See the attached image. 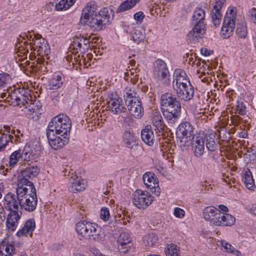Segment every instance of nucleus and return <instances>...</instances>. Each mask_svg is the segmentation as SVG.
<instances>
[{
    "label": "nucleus",
    "mask_w": 256,
    "mask_h": 256,
    "mask_svg": "<svg viewBox=\"0 0 256 256\" xmlns=\"http://www.w3.org/2000/svg\"><path fill=\"white\" fill-rule=\"evenodd\" d=\"M16 195L8 192L4 196V199L8 209L14 208L18 211L20 209L32 212L36 207L38 198L36 190L32 188H16Z\"/></svg>",
    "instance_id": "1"
},
{
    "label": "nucleus",
    "mask_w": 256,
    "mask_h": 256,
    "mask_svg": "<svg viewBox=\"0 0 256 256\" xmlns=\"http://www.w3.org/2000/svg\"><path fill=\"white\" fill-rule=\"evenodd\" d=\"M161 110L165 119L172 124L180 116L181 104L172 93L166 92L160 96Z\"/></svg>",
    "instance_id": "2"
},
{
    "label": "nucleus",
    "mask_w": 256,
    "mask_h": 256,
    "mask_svg": "<svg viewBox=\"0 0 256 256\" xmlns=\"http://www.w3.org/2000/svg\"><path fill=\"white\" fill-rule=\"evenodd\" d=\"M77 232L86 239L94 241L104 240L105 234L104 230L96 224L86 220H80L76 226Z\"/></svg>",
    "instance_id": "3"
},
{
    "label": "nucleus",
    "mask_w": 256,
    "mask_h": 256,
    "mask_svg": "<svg viewBox=\"0 0 256 256\" xmlns=\"http://www.w3.org/2000/svg\"><path fill=\"white\" fill-rule=\"evenodd\" d=\"M72 126L70 118L63 114L54 117L49 122L46 132L60 136H68Z\"/></svg>",
    "instance_id": "4"
},
{
    "label": "nucleus",
    "mask_w": 256,
    "mask_h": 256,
    "mask_svg": "<svg viewBox=\"0 0 256 256\" xmlns=\"http://www.w3.org/2000/svg\"><path fill=\"white\" fill-rule=\"evenodd\" d=\"M124 100L130 114L136 118L143 115L144 108L138 94L132 89L125 90Z\"/></svg>",
    "instance_id": "5"
},
{
    "label": "nucleus",
    "mask_w": 256,
    "mask_h": 256,
    "mask_svg": "<svg viewBox=\"0 0 256 256\" xmlns=\"http://www.w3.org/2000/svg\"><path fill=\"white\" fill-rule=\"evenodd\" d=\"M30 34L22 33L20 36L24 40L26 37V39L30 42V44L32 48L34 45L36 46L38 54L41 56L48 55L50 52V49L47 41L39 33H34L33 35L29 34Z\"/></svg>",
    "instance_id": "6"
},
{
    "label": "nucleus",
    "mask_w": 256,
    "mask_h": 256,
    "mask_svg": "<svg viewBox=\"0 0 256 256\" xmlns=\"http://www.w3.org/2000/svg\"><path fill=\"white\" fill-rule=\"evenodd\" d=\"M110 16L109 8H104L84 24L89 26L92 30H104L106 28V25L110 22Z\"/></svg>",
    "instance_id": "7"
},
{
    "label": "nucleus",
    "mask_w": 256,
    "mask_h": 256,
    "mask_svg": "<svg viewBox=\"0 0 256 256\" xmlns=\"http://www.w3.org/2000/svg\"><path fill=\"white\" fill-rule=\"evenodd\" d=\"M153 73L158 81L168 86L170 84V74L166 63L161 59L156 60L153 64Z\"/></svg>",
    "instance_id": "8"
},
{
    "label": "nucleus",
    "mask_w": 256,
    "mask_h": 256,
    "mask_svg": "<svg viewBox=\"0 0 256 256\" xmlns=\"http://www.w3.org/2000/svg\"><path fill=\"white\" fill-rule=\"evenodd\" d=\"M177 132L181 134L180 144L183 146H188L194 138V128L192 124L188 122L181 123L177 129Z\"/></svg>",
    "instance_id": "9"
},
{
    "label": "nucleus",
    "mask_w": 256,
    "mask_h": 256,
    "mask_svg": "<svg viewBox=\"0 0 256 256\" xmlns=\"http://www.w3.org/2000/svg\"><path fill=\"white\" fill-rule=\"evenodd\" d=\"M132 200L138 208L144 210L152 204L154 197L146 191L138 190L133 193Z\"/></svg>",
    "instance_id": "10"
},
{
    "label": "nucleus",
    "mask_w": 256,
    "mask_h": 256,
    "mask_svg": "<svg viewBox=\"0 0 256 256\" xmlns=\"http://www.w3.org/2000/svg\"><path fill=\"white\" fill-rule=\"evenodd\" d=\"M40 172V169L37 166L30 165L24 170H22V178H19L17 184V188L34 187L33 183L28 178L36 177Z\"/></svg>",
    "instance_id": "11"
},
{
    "label": "nucleus",
    "mask_w": 256,
    "mask_h": 256,
    "mask_svg": "<svg viewBox=\"0 0 256 256\" xmlns=\"http://www.w3.org/2000/svg\"><path fill=\"white\" fill-rule=\"evenodd\" d=\"M106 100L107 108H108V110L114 114H119L126 111V108L122 103V99L119 98L116 94L113 92L108 94Z\"/></svg>",
    "instance_id": "12"
},
{
    "label": "nucleus",
    "mask_w": 256,
    "mask_h": 256,
    "mask_svg": "<svg viewBox=\"0 0 256 256\" xmlns=\"http://www.w3.org/2000/svg\"><path fill=\"white\" fill-rule=\"evenodd\" d=\"M205 11L202 8H196L192 16V23L194 27L190 32H201L206 31L204 23Z\"/></svg>",
    "instance_id": "13"
},
{
    "label": "nucleus",
    "mask_w": 256,
    "mask_h": 256,
    "mask_svg": "<svg viewBox=\"0 0 256 256\" xmlns=\"http://www.w3.org/2000/svg\"><path fill=\"white\" fill-rule=\"evenodd\" d=\"M222 212L214 206H208L203 211V216L204 219L210 221V223L220 226V215Z\"/></svg>",
    "instance_id": "14"
},
{
    "label": "nucleus",
    "mask_w": 256,
    "mask_h": 256,
    "mask_svg": "<svg viewBox=\"0 0 256 256\" xmlns=\"http://www.w3.org/2000/svg\"><path fill=\"white\" fill-rule=\"evenodd\" d=\"M176 92L177 96L181 100L189 101L192 100L194 96V88L191 84L173 88Z\"/></svg>",
    "instance_id": "15"
},
{
    "label": "nucleus",
    "mask_w": 256,
    "mask_h": 256,
    "mask_svg": "<svg viewBox=\"0 0 256 256\" xmlns=\"http://www.w3.org/2000/svg\"><path fill=\"white\" fill-rule=\"evenodd\" d=\"M10 212L8 214L6 222V229L8 232L16 230L21 216L22 212L18 214V210L14 208L8 209Z\"/></svg>",
    "instance_id": "16"
},
{
    "label": "nucleus",
    "mask_w": 256,
    "mask_h": 256,
    "mask_svg": "<svg viewBox=\"0 0 256 256\" xmlns=\"http://www.w3.org/2000/svg\"><path fill=\"white\" fill-rule=\"evenodd\" d=\"M118 248L120 253L126 254L133 246V242L130 234L122 232L118 239Z\"/></svg>",
    "instance_id": "17"
},
{
    "label": "nucleus",
    "mask_w": 256,
    "mask_h": 256,
    "mask_svg": "<svg viewBox=\"0 0 256 256\" xmlns=\"http://www.w3.org/2000/svg\"><path fill=\"white\" fill-rule=\"evenodd\" d=\"M82 48H83V46L80 37L78 36H75V37L74 38V40L70 47V48L72 49V50H70V51H71L72 53L74 56V60L72 62V64H74V62H78L80 65H82V64H85L86 58H84L83 56H81L80 58V55L76 56V54L78 53V50H79L80 51H81V49Z\"/></svg>",
    "instance_id": "18"
},
{
    "label": "nucleus",
    "mask_w": 256,
    "mask_h": 256,
    "mask_svg": "<svg viewBox=\"0 0 256 256\" xmlns=\"http://www.w3.org/2000/svg\"><path fill=\"white\" fill-rule=\"evenodd\" d=\"M55 133L46 132V136L50 146L54 150L62 148L64 145L68 143V138L63 136V138L56 136Z\"/></svg>",
    "instance_id": "19"
},
{
    "label": "nucleus",
    "mask_w": 256,
    "mask_h": 256,
    "mask_svg": "<svg viewBox=\"0 0 256 256\" xmlns=\"http://www.w3.org/2000/svg\"><path fill=\"white\" fill-rule=\"evenodd\" d=\"M192 150L194 156L200 158L204 154V136L203 134H198L192 140Z\"/></svg>",
    "instance_id": "20"
},
{
    "label": "nucleus",
    "mask_w": 256,
    "mask_h": 256,
    "mask_svg": "<svg viewBox=\"0 0 256 256\" xmlns=\"http://www.w3.org/2000/svg\"><path fill=\"white\" fill-rule=\"evenodd\" d=\"M33 156L30 152H25V150L22 151L21 150L14 151L10 156L9 165L11 167L14 166L18 162L20 158H24L26 162L30 161L32 158Z\"/></svg>",
    "instance_id": "21"
},
{
    "label": "nucleus",
    "mask_w": 256,
    "mask_h": 256,
    "mask_svg": "<svg viewBox=\"0 0 256 256\" xmlns=\"http://www.w3.org/2000/svg\"><path fill=\"white\" fill-rule=\"evenodd\" d=\"M96 4H88L82 10L80 22L82 24H86V22L94 17L96 14H98L96 11Z\"/></svg>",
    "instance_id": "22"
},
{
    "label": "nucleus",
    "mask_w": 256,
    "mask_h": 256,
    "mask_svg": "<svg viewBox=\"0 0 256 256\" xmlns=\"http://www.w3.org/2000/svg\"><path fill=\"white\" fill-rule=\"evenodd\" d=\"M152 124L160 132H163L166 127L160 112L157 110L152 111Z\"/></svg>",
    "instance_id": "23"
},
{
    "label": "nucleus",
    "mask_w": 256,
    "mask_h": 256,
    "mask_svg": "<svg viewBox=\"0 0 256 256\" xmlns=\"http://www.w3.org/2000/svg\"><path fill=\"white\" fill-rule=\"evenodd\" d=\"M141 137L142 140L148 146H152L154 142V136L150 125H146L142 130Z\"/></svg>",
    "instance_id": "24"
},
{
    "label": "nucleus",
    "mask_w": 256,
    "mask_h": 256,
    "mask_svg": "<svg viewBox=\"0 0 256 256\" xmlns=\"http://www.w3.org/2000/svg\"><path fill=\"white\" fill-rule=\"evenodd\" d=\"M36 228V223L34 219L32 218L27 220L24 227L16 233V235L18 237L24 236H27L30 234V237L32 236V232Z\"/></svg>",
    "instance_id": "25"
},
{
    "label": "nucleus",
    "mask_w": 256,
    "mask_h": 256,
    "mask_svg": "<svg viewBox=\"0 0 256 256\" xmlns=\"http://www.w3.org/2000/svg\"><path fill=\"white\" fill-rule=\"evenodd\" d=\"M142 179L144 184L148 188H152L158 185V182H156V176L153 172H146L144 174Z\"/></svg>",
    "instance_id": "26"
},
{
    "label": "nucleus",
    "mask_w": 256,
    "mask_h": 256,
    "mask_svg": "<svg viewBox=\"0 0 256 256\" xmlns=\"http://www.w3.org/2000/svg\"><path fill=\"white\" fill-rule=\"evenodd\" d=\"M14 246L3 241L0 244V256H11L14 252Z\"/></svg>",
    "instance_id": "27"
},
{
    "label": "nucleus",
    "mask_w": 256,
    "mask_h": 256,
    "mask_svg": "<svg viewBox=\"0 0 256 256\" xmlns=\"http://www.w3.org/2000/svg\"><path fill=\"white\" fill-rule=\"evenodd\" d=\"M203 136H204L206 148L211 152L214 151L217 148V144L215 142V134H211L209 135L203 134Z\"/></svg>",
    "instance_id": "28"
},
{
    "label": "nucleus",
    "mask_w": 256,
    "mask_h": 256,
    "mask_svg": "<svg viewBox=\"0 0 256 256\" xmlns=\"http://www.w3.org/2000/svg\"><path fill=\"white\" fill-rule=\"evenodd\" d=\"M71 185L69 186V190L72 192H76L83 190L86 188V184L84 180L78 178L74 181H72Z\"/></svg>",
    "instance_id": "29"
},
{
    "label": "nucleus",
    "mask_w": 256,
    "mask_h": 256,
    "mask_svg": "<svg viewBox=\"0 0 256 256\" xmlns=\"http://www.w3.org/2000/svg\"><path fill=\"white\" fill-rule=\"evenodd\" d=\"M246 186L250 190L254 186V180L252 174L250 169L248 168L243 175L242 180Z\"/></svg>",
    "instance_id": "30"
},
{
    "label": "nucleus",
    "mask_w": 256,
    "mask_h": 256,
    "mask_svg": "<svg viewBox=\"0 0 256 256\" xmlns=\"http://www.w3.org/2000/svg\"><path fill=\"white\" fill-rule=\"evenodd\" d=\"M235 222V218L232 215L222 212L220 223V226H230Z\"/></svg>",
    "instance_id": "31"
},
{
    "label": "nucleus",
    "mask_w": 256,
    "mask_h": 256,
    "mask_svg": "<svg viewBox=\"0 0 256 256\" xmlns=\"http://www.w3.org/2000/svg\"><path fill=\"white\" fill-rule=\"evenodd\" d=\"M235 20L236 16H225L223 22V28H226L225 30L226 32H228L229 29L230 32H233L235 26Z\"/></svg>",
    "instance_id": "32"
},
{
    "label": "nucleus",
    "mask_w": 256,
    "mask_h": 256,
    "mask_svg": "<svg viewBox=\"0 0 256 256\" xmlns=\"http://www.w3.org/2000/svg\"><path fill=\"white\" fill-rule=\"evenodd\" d=\"M76 0H61L55 6L57 11L66 10L68 9L76 2Z\"/></svg>",
    "instance_id": "33"
},
{
    "label": "nucleus",
    "mask_w": 256,
    "mask_h": 256,
    "mask_svg": "<svg viewBox=\"0 0 256 256\" xmlns=\"http://www.w3.org/2000/svg\"><path fill=\"white\" fill-rule=\"evenodd\" d=\"M63 84V80L62 76L57 75L52 78L48 84V88L50 90H55L60 88Z\"/></svg>",
    "instance_id": "34"
},
{
    "label": "nucleus",
    "mask_w": 256,
    "mask_h": 256,
    "mask_svg": "<svg viewBox=\"0 0 256 256\" xmlns=\"http://www.w3.org/2000/svg\"><path fill=\"white\" fill-rule=\"evenodd\" d=\"M21 92V89L14 90V92L11 95H8L7 97V100L11 101V104L14 106H20V94L19 92Z\"/></svg>",
    "instance_id": "35"
},
{
    "label": "nucleus",
    "mask_w": 256,
    "mask_h": 256,
    "mask_svg": "<svg viewBox=\"0 0 256 256\" xmlns=\"http://www.w3.org/2000/svg\"><path fill=\"white\" fill-rule=\"evenodd\" d=\"M158 236L154 233H150L144 236V243L146 246H152L158 242Z\"/></svg>",
    "instance_id": "36"
},
{
    "label": "nucleus",
    "mask_w": 256,
    "mask_h": 256,
    "mask_svg": "<svg viewBox=\"0 0 256 256\" xmlns=\"http://www.w3.org/2000/svg\"><path fill=\"white\" fill-rule=\"evenodd\" d=\"M179 248L174 244H170L168 246L165 252L166 256H179Z\"/></svg>",
    "instance_id": "37"
},
{
    "label": "nucleus",
    "mask_w": 256,
    "mask_h": 256,
    "mask_svg": "<svg viewBox=\"0 0 256 256\" xmlns=\"http://www.w3.org/2000/svg\"><path fill=\"white\" fill-rule=\"evenodd\" d=\"M188 84L191 83L190 82L186 74L184 77L183 76L181 78H174L172 82V88H177L178 87L185 85L186 84L188 85Z\"/></svg>",
    "instance_id": "38"
},
{
    "label": "nucleus",
    "mask_w": 256,
    "mask_h": 256,
    "mask_svg": "<svg viewBox=\"0 0 256 256\" xmlns=\"http://www.w3.org/2000/svg\"><path fill=\"white\" fill-rule=\"evenodd\" d=\"M12 81L10 74L6 72L0 73V87L6 86Z\"/></svg>",
    "instance_id": "39"
},
{
    "label": "nucleus",
    "mask_w": 256,
    "mask_h": 256,
    "mask_svg": "<svg viewBox=\"0 0 256 256\" xmlns=\"http://www.w3.org/2000/svg\"><path fill=\"white\" fill-rule=\"evenodd\" d=\"M20 94V104L21 103L22 106H25V108H28V106H26V104H28V92L26 91L24 89L21 90V92H19Z\"/></svg>",
    "instance_id": "40"
},
{
    "label": "nucleus",
    "mask_w": 256,
    "mask_h": 256,
    "mask_svg": "<svg viewBox=\"0 0 256 256\" xmlns=\"http://www.w3.org/2000/svg\"><path fill=\"white\" fill-rule=\"evenodd\" d=\"M225 2L226 0H216L212 10V13L221 14L220 10Z\"/></svg>",
    "instance_id": "41"
},
{
    "label": "nucleus",
    "mask_w": 256,
    "mask_h": 256,
    "mask_svg": "<svg viewBox=\"0 0 256 256\" xmlns=\"http://www.w3.org/2000/svg\"><path fill=\"white\" fill-rule=\"evenodd\" d=\"M16 53L18 56L22 58L21 59L26 58L28 54V50L21 46L18 48Z\"/></svg>",
    "instance_id": "42"
},
{
    "label": "nucleus",
    "mask_w": 256,
    "mask_h": 256,
    "mask_svg": "<svg viewBox=\"0 0 256 256\" xmlns=\"http://www.w3.org/2000/svg\"><path fill=\"white\" fill-rule=\"evenodd\" d=\"M132 8L129 3L127 2L126 0L120 5V6L116 8V13L124 12Z\"/></svg>",
    "instance_id": "43"
},
{
    "label": "nucleus",
    "mask_w": 256,
    "mask_h": 256,
    "mask_svg": "<svg viewBox=\"0 0 256 256\" xmlns=\"http://www.w3.org/2000/svg\"><path fill=\"white\" fill-rule=\"evenodd\" d=\"M131 34L132 38L138 44L144 40L145 38L144 34L143 33H131Z\"/></svg>",
    "instance_id": "44"
},
{
    "label": "nucleus",
    "mask_w": 256,
    "mask_h": 256,
    "mask_svg": "<svg viewBox=\"0 0 256 256\" xmlns=\"http://www.w3.org/2000/svg\"><path fill=\"white\" fill-rule=\"evenodd\" d=\"M123 142L124 145L131 150L133 149L134 150H137L140 148L138 146L134 144L136 142L134 139L132 140H124Z\"/></svg>",
    "instance_id": "45"
},
{
    "label": "nucleus",
    "mask_w": 256,
    "mask_h": 256,
    "mask_svg": "<svg viewBox=\"0 0 256 256\" xmlns=\"http://www.w3.org/2000/svg\"><path fill=\"white\" fill-rule=\"evenodd\" d=\"M222 17V14H221L212 13V22L215 27H217L219 26L221 21Z\"/></svg>",
    "instance_id": "46"
},
{
    "label": "nucleus",
    "mask_w": 256,
    "mask_h": 256,
    "mask_svg": "<svg viewBox=\"0 0 256 256\" xmlns=\"http://www.w3.org/2000/svg\"><path fill=\"white\" fill-rule=\"evenodd\" d=\"M220 244L221 246L223 247L226 251L228 253H231L232 252V250L234 249V247H233L230 244H228L224 240H221L220 242Z\"/></svg>",
    "instance_id": "47"
},
{
    "label": "nucleus",
    "mask_w": 256,
    "mask_h": 256,
    "mask_svg": "<svg viewBox=\"0 0 256 256\" xmlns=\"http://www.w3.org/2000/svg\"><path fill=\"white\" fill-rule=\"evenodd\" d=\"M80 38L82 42V45L83 46V49H88L89 46V43L90 42V40L87 36H84L80 34Z\"/></svg>",
    "instance_id": "48"
},
{
    "label": "nucleus",
    "mask_w": 256,
    "mask_h": 256,
    "mask_svg": "<svg viewBox=\"0 0 256 256\" xmlns=\"http://www.w3.org/2000/svg\"><path fill=\"white\" fill-rule=\"evenodd\" d=\"M236 108V110L239 114L241 115L246 114V106L242 102H238Z\"/></svg>",
    "instance_id": "49"
},
{
    "label": "nucleus",
    "mask_w": 256,
    "mask_h": 256,
    "mask_svg": "<svg viewBox=\"0 0 256 256\" xmlns=\"http://www.w3.org/2000/svg\"><path fill=\"white\" fill-rule=\"evenodd\" d=\"M133 139H134V136L132 133V130L130 128L128 130H126L123 133V141L132 140Z\"/></svg>",
    "instance_id": "50"
},
{
    "label": "nucleus",
    "mask_w": 256,
    "mask_h": 256,
    "mask_svg": "<svg viewBox=\"0 0 256 256\" xmlns=\"http://www.w3.org/2000/svg\"><path fill=\"white\" fill-rule=\"evenodd\" d=\"M110 212L108 208H102L100 211V218L106 221L108 220Z\"/></svg>",
    "instance_id": "51"
},
{
    "label": "nucleus",
    "mask_w": 256,
    "mask_h": 256,
    "mask_svg": "<svg viewBox=\"0 0 256 256\" xmlns=\"http://www.w3.org/2000/svg\"><path fill=\"white\" fill-rule=\"evenodd\" d=\"M236 32H247L246 24L244 22L238 24Z\"/></svg>",
    "instance_id": "52"
},
{
    "label": "nucleus",
    "mask_w": 256,
    "mask_h": 256,
    "mask_svg": "<svg viewBox=\"0 0 256 256\" xmlns=\"http://www.w3.org/2000/svg\"><path fill=\"white\" fill-rule=\"evenodd\" d=\"M186 73L182 69H176L174 72V78H178L185 76Z\"/></svg>",
    "instance_id": "53"
},
{
    "label": "nucleus",
    "mask_w": 256,
    "mask_h": 256,
    "mask_svg": "<svg viewBox=\"0 0 256 256\" xmlns=\"http://www.w3.org/2000/svg\"><path fill=\"white\" fill-rule=\"evenodd\" d=\"M230 120L232 124L238 126L240 124L242 118L238 116L234 115L230 116Z\"/></svg>",
    "instance_id": "54"
},
{
    "label": "nucleus",
    "mask_w": 256,
    "mask_h": 256,
    "mask_svg": "<svg viewBox=\"0 0 256 256\" xmlns=\"http://www.w3.org/2000/svg\"><path fill=\"white\" fill-rule=\"evenodd\" d=\"M184 214H185L184 211L182 209L180 208H175L174 210V215L176 217L179 218H182L184 216Z\"/></svg>",
    "instance_id": "55"
},
{
    "label": "nucleus",
    "mask_w": 256,
    "mask_h": 256,
    "mask_svg": "<svg viewBox=\"0 0 256 256\" xmlns=\"http://www.w3.org/2000/svg\"><path fill=\"white\" fill-rule=\"evenodd\" d=\"M8 140L6 136H1L0 137V151L2 150L7 145Z\"/></svg>",
    "instance_id": "56"
},
{
    "label": "nucleus",
    "mask_w": 256,
    "mask_h": 256,
    "mask_svg": "<svg viewBox=\"0 0 256 256\" xmlns=\"http://www.w3.org/2000/svg\"><path fill=\"white\" fill-rule=\"evenodd\" d=\"M248 16L250 20L256 18V7H252L248 10Z\"/></svg>",
    "instance_id": "57"
},
{
    "label": "nucleus",
    "mask_w": 256,
    "mask_h": 256,
    "mask_svg": "<svg viewBox=\"0 0 256 256\" xmlns=\"http://www.w3.org/2000/svg\"><path fill=\"white\" fill-rule=\"evenodd\" d=\"M144 18V14L142 12H139L136 13L134 14V18L137 22L141 23Z\"/></svg>",
    "instance_id": "58"
},
{
    "label": "nucleus",
    "mask_w": 256,
    "mask_h": 256,
    "mask_svg": "<svg viewBox=\"0 0 256 256\" xmlns=\"http://www.w3.org/2000/svg\"><path fill=\"white\" fill-rule=\"evenodd\" d=\"M50 96L52 100L59 101L60 98V94L56 91H54L50 93Z\"/></svg>",
    "instance_id": "59"
},
{
    "label": "nucleus",
    "mask_w": 256,
    "mask_h": 256,
    "mask_svg": "<svg viewBox=\"0 0 256 256\" xmlns=\"http://www.w3.org/2000/svg\"><path fill=\"white\" fill-rule=\"evenodd\" d=\"M188 38L190 42H192L194 44L196 42L197 37L194 33H188Z\"/></svg>",
    "instance_id": "60"
},
{
    "label": "nucleus",
    "mask_w": 256,
    "mask_h": 256,
    "mask_svg": "<svg viewBox=\"0 0 256 256\" xmlns=\"http://www.w3.org/2000/svg\"><path fill=\"white\" fill-rule=\"evenodd\" d=\"M205 110H206L205 108H200L199 110H198V106H196V110H195V114H196V113H197L198 115L200 114V116H197L198 118H200L202 116V114L204 115V114L206 112Z\"/></svg>",
    "instance_id": "61"
},
{
    "label": "nucleus",
    "mask_w": 256,
    "mask_h": 256,
    "mask_svg": "<svg viewBox=\"0 0 256 256\" xmlns=\"http://www.w3.org/2000/svg\"><path fill=\"white\" fill-rule=\"evenodd\" d=\"M152 190V193L155 194L156 196H159L160 194V188L158 186V185L156 186L154 188H150Z\"/></svg>",
    "instance_id": "62"
},
{
    "label": "nucleus",
    "mask_w": 256,
    "mask_h": 256,
    "mask_svg": "<svg viewBox=\"0 0 256 256\" xmlns=\"http://www.w3.org/2000/svg\"><path fill=\"white\" fill-rule=\"evenodd\" d=\"M201 53L205 56H208L213 54V51L208 50L206 48H202L201 49Z\"/></svg>",
    "instance_id": "63"
},
{
    "label": "nucleus",
    "mask_w": 256,
    "mask_h": 256,
    "mask_svg": "<svg viewBox=\"0 0 256 256\" xmlns=\"http://www.w3.org/2000/svg\"><path fill=\"white\" fill-rule=\"evenodd\" d=\"M68 176L71 179L72 181H74L78 179V176L74 174V173H70V172H69V174H68Z\"/></svg>",
    "instance_id": "64"
}]
</instances>
